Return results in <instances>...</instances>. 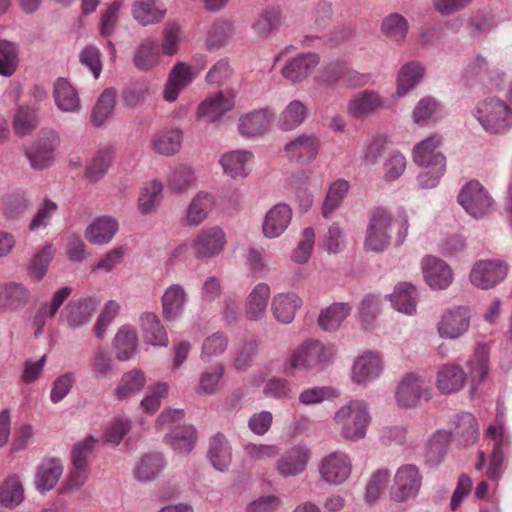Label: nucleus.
Wrapping results in <instances>:
<instances>
[{
  "label": "nucleus",
  "mask_w": 512,
  "mask_h": 512,
  "mask_svg": "<svg viewBox=\"0 0 512 512\" xmlns=\"http://www.w3.org/2000/svg\"><path fill=\"white\" fill-rule=\"evenodd\" d=\"M53 94L55 103L61 111L77 112L80 109L78 93L66 78L56 80Z\"/></svg>",
  "instance_id": "obj_30"
},
{
  "label": "nucleus",
  "mask_w": 512,
  "mask_h": 512,
  "mask_svg": "<svg viewBox=\"0 0 512 512\" xmlns=\"http://www.w3.org/2000/svg\"><path fill=\"white\" fill-rule=\"evenodd\" d=\"M320 140L314 134H301L284 146L286 155L302 164L313 161L319 151Z\"/></svg>",
  "instance_id": "obj_15"
},
{
  "label": "nucleus",
  "mask_w": 512,
  "mask_h": 512,
  "mask_svg": "<svg viewBox=\"0 0 512 512\" xmlns=\"http://www.w3.org/2000/svg\"><path fill=\"white\" fill-rule=\"evenodd\" d=\"M440 143L441 139L437 135L418 143L413 149L414 162L426 169H438L439 172H445L446 158L441 152H436Z\"/></svg>",
  "instance_id": "obj_10"
},
{
  "label": "nucleus",
  "mask_w": 512,
  "mask_h": 512,
  "mask_svg": "<svg viewBox=\"0 0 512 512\" xmlns=\"http://www.w3.org/2000/svg\"><path fill=\"white\" fill-rule=\"evenodd\" d=\"M351 460L343 452H333L325 456L319 465L321 478L330 485H340L350 476Z\"/></svg>",
  "instance_id": "obj_9"
},
{
  "label": "nucleus",
  "mask_w": 512,
  "mask_h": 512,
  "mask_svg": "<svg viewBox=\"0 0 512 512\" xmlns=\"http://www.w3.org/2000/svg\"><path fill=\"white\" fill-rule=\"evenodd\" d=\"M182 139V132L173 129L155 136L153 146L159 154L170 156L180 150Z\"/></svg>",
  "instance_id": "obj_49"
},
{
  "label": "nucleus",
  "mask_w": 512,
  "mask_h": 512,
  "mask_svg": "<svg viewBox=\"0 0 512 512\" xmlns=\"http://www.w3.org/2000/svg\"><path fill=\"white\" fill-rule=\"evenodd\" d=\"M148 95L149 85L146 81L135 82L122 93L124 104L130 108L142 105Z\"/></svg>",
  "instance_id": "obj_62"
},
{
  "label": "nucleus",
  "mask_w": 512,
  "mask_h": 512,
  "mask_svg": "<svg viewBox=\"0 0 512 512\" xmlns=\"http://www.w3.org/2000/svg\"><path fill=\"white\" fill-rule=\"evenodd\" d=\"M331 352L317 340H306L291 355L288 374L292 369L323 370L329 363Z\"/></svg>",
  "instance_id": "obj_3"
},
{
  "label": "nucleus",
  "mask_w": 512,
  "mask_h": 512,
  "mask_svg": "<svg viewBox=\"0 0 512 512\" xmlns=\"http://www.w3.org/2000/svg\"><path fill=\"white\" fill-rule=\"evenodd\" d=\"M24 499L23 486L16 476L9 477L0 485V504L6 508L18 506Z\"/></svg>",
  "instance_id": "obj_45"
},
{
  "label": "nucleus",
  "mask_w": 512,
  "mask_h": 512,
  "mask_svg": "<svg viewBox=\"0 0 512 512\" xmlns=\"http://www.w3.org/2000/svg\"><path fill=\"white\" fill-rule=\"evenodd\" d=\"M452 437L463 446H469L476 442L479 429L476 418L468 412H462L455 417Z\"/></svg>",
  "instance_id": "obj_25"
},
{
  "label": "nucleus",
  "mask_w": 512,
  "mask_h": 512,
  "mask_svg": "<svg viewBox=\"0 0 512 512\" xmlns=\"http://www.w3.org/2000/svg\"><path fill=\"white\" fill-rule=\"evenodd\" d=\"M508 266L501 260H479L471 272V283L481 289H490L506 277Z\"/></svg>",
  "instance_id": "obj_8"
},
{
  "label": "nucleus",
  "mask_w": 512,
  "mask_h": 512,
  "mask_svg": "<svg viewBox=\"0 0 512 512\" xmlns=\"http://www.w3.org/2000/svg\"><path fill=\"white\" fill-rule=\"evenodd\" d=\"M379 298L374 294L366 295L359 305V317L362 326L368 329L374 323L379 313Z\"/></svg>",
  "instance_id": "obj_60"
},
{
  "label": "nucleus",
  "mask_w": 512,
  "mask_h": 512,
  "mask_svg": "<svg viewBox=\"0 0 512 512\" xmlns=\"http://www.w3.org/2000/svg\"><path fill=\"white\" fill-rule=\"evenodd\" d=\"M146 379L142 370L133 369L125 373L115 389L117 399L123 400L139 392L145 386Z\"/></svg>",
  "instance_id": "obj_44"
},
{
  "label": "nucleus",
  "mask_w": 512,
  "mask_h": 512,
  "mask_svg": "<svg viewBox=\"0 0 512 512\" xmlns=\"http://www.w3.org/2000/svg\"><path fill=\"white\" fill-rule=\"evenodd\" d=\"M59 136L54 130H43L40 136L26 149L25 155L34 170L49 168L55 160Z\"/></svg>",
  "instance_id": "obj_6"
},
{
  "label": "nucleus",
  "mask_w": 512,
  "mask_h": 512,
  "mask_svg": "<svg viewBox=\"0 0 512 512\" xmlns=\"http://www.w3.org/2000/svg\"><path fill=\"white\" fill-rule=\"evenodd\" d=\"M195 182L193 171L185 166L178 167L169 179V187L178 193L191 188Z\"/></svg>",
  "instance_id": "obj_64"
},
{
  "label": "nucleus",
  "mask_w": 512,
  "mask_h": 512,
  "mask_svg": "<svg viewBox=\"0 0 512 512\" xmlns=\"http://www.w3.org/2000/svg\"><path fill=\"white\" fill-rule=\"evenodd\" d=\"M423 273L427 284L433 289H445L452 282V271L441 259L428 256L423 260Z\"/></svg>",
  "instance_id": "obj_19"
},
{
  "label": "nucleus",
  "mask_w": 512,
  "mask_h": 512,
  "mask_svg": "<svg viewBox=\"0 0 512 512\" xmlns=\"http://www.w3.org/2000/svg\"><path fill=\"white\" fill-rule=\"evenodd\" d=\"M116 101V91L113 88L105 89L97 100L91 113V122L94 126H101L112 114Z\"/></svg>",
  "instance_id": "obj_47"
},
{
  "label": "nucleus",
  "mask_w": 512,
  "mask_h": 512,
  "mask_svg": "<svg viewBox=\"0 0 512 512\" xmlns=\"http://www.w3.org/2000/svg\"><path fill=\"white\" fill-rule=\"evenodd\" d=\"M423 66H402L398 73L397 95L404 96L424 76Z\"/></svg>",
  "instance_id": "obj_57"
},
{
  "label": "nucleus",
  "mask_w": 512,
  "mask_h": 512,
  "mask_svg": "<svg viewBox=\"0 0 512 512\" xmlns=\"http://www.w3.org/2000/svg\"><path fill=\"white\" fill-rule=\"evenodd\" d=\"M474 117L489 133L497 134L507 131L512 125V109L502 99L487 97L479 102L473 110Z\"/></svg>",
  "instance_id": "obj_1"
},
{
  "label": "nucleus",
  "mask_w": 512,
  "mask_h": 512,
  "mask_svg": "<svg viewBox=\"0 0 512 512\" xmlns=\"http://www.w3.org/2000/svg\"><path fill=\"white\" fill-rule=\"evenodd\" d=\"M194 78L190 66H174L170 71L168 80L163 91L164 99L173 102L177 99L179 92L186 87Z\"/></svg>",
  "instance_id": "obj_33"
},
{
  "label": "nucleus",
  "mask_w": 512,
  "mask_h": 512,
  "mask_svg": "<svg viewBox=\"0 0 512 512\" xmlns=\"http://www.w3.org/2000/svg\"><path fill=\"white\" fill-rule=\"evenodd\" d=\"M469 325V309L459 306L442 315L438 323V333L441 338L456 339L468 330Z\"/></svg>",
  "instance_id": "obj_11"
},
{
  "label": "nucleus",
  "mask_w": 512,
  "mask_h": 512,
  "mask_svg": "<svg viewBox=\"0 0 512 512\" xmlns=\"http://www.w3.org/2000/svg\"><path fill=\"white\" fill-rule=\"evenodd\" d=\"M234 107V99L222 92H216L207 97L198 106L197 117L207 123L219 120L226 112Z\"/></svg>",
  "instance_id": "obj_16"
},
{
  "label": "nucleus",
  "mask_w": 512,
  "mask_h": 512,
  "mask_svg": "<svg viewBox=\"0 0 512 512\" xmlns=\"http://www.w3.org/2000/svg\"><path fill=\"white\" fill-rule=\"evenodd\" d=\"M96 303L92 298L71 300L61 311L60 321L72 329L87 324L95 311Z\"/></svg>",
  "instance_id": "obj_13"
},
{
  "label": "nucleus",
  "mask_w": 512,
  "mask_h": 512,
  "mask_svg": "<svg viewBox=\"0 0 512 512\" xmlns=\"http://www.w3.org/2000/svg\"><path fill=\"white\" fill-rule=\"evenodd\" d=\"M382 371V361L379 355L372 352L358 357L353 365L352 378L358 384L371 381Z\"/></svg>",
  "instance_id": "obj_22"
},
{
  "label": "nucleus",
  "mask_w": 512,
  "mask_h": 512,
  "mask_svg": "<svg viewBox=\"0 0 512 512\" xmlns=\"http://www.w3.org/2000/svg\"><path fill=\"white\" fill-rule=\"evenodd\" d=\"M489 352L485 345H478L475 353L467 362L470 379L472 383L471 392L474 393L476 386L483 382L488 373Z\"/></svg>",
  "instance_id": "obj_39"
},
{
  "label": "nucleus",
  "mask_w": 512,
  "mask_h": 512,
  "mask_svg": "<svg viewBox=\"0 0 512 512\" xmlns=\"http://www.w3.org/2000/svg\"><path fill=\"white\" fill-rule=\"evenodd\" d=\"M476 73L479 83L490 91L502 90L505 85V77L498 68L489 66H477Z\"/></svg>",
  "instance_id": "obj_58"
},
{
  "label": "nucleus",
  "mask_w": 512,
  "mask_h": 512,
  "mask_svg": "<svg viewBox=\"0 0 512 512\" xmlns=\"http://www.w3.org/2000/svg\"><path fill=\"white\" fill-rule=\"evenodd\" d=\"M137 341V334L134 330L126 327L121 328L113 340V348L117 359L125 361L132 358L136 351Z\"/></svg>",
  "instance_id": "obj_43"
},
{
  "label": "nucleus",
  "mask_w": 512,
  "mask_h": 512,
  "mask_svg": "<svg viewBox=\"0 0 512 512\" xmlns=\"http://www.w3.org/2000/svg\"><path fill=\"white\" fill-rule=\"evenodd\" d=\"M140 327L144 340L153 346L168 345V336L159 317L153 312H144L140 317Z\"/></svg>",
  "instance_id": "obj_26"
},
{
  "label": "nucleus",
  "mask_w": 512,
  "mask_h": 512,
  "mask_svg": "<svg viewBox=\"0 0 512 512\" xmlns=\"http://www.w3.org/2000/svg\"><path fill=\"white\" fill-rule=\"evenodd\" d=\"M164 467L165 460L162 454H145L136 464L133 475L137 481L149 483L158 477Z\"/></svg>",
  "instance_id": "obj_27"
},
{
  "label": "nucleus",
  "mask_w": 512,
  "mask_h": 512,
  "mask_svg": "<svg viewBox=\"0 0 512 512\" xmlns=\"http://www.w3.org/2000/svg\"><path fill=\"white\" fill-rule=\"evenodd\" d=\"M118 230V224L111 217L94 220L86 230V238L93 244L103 245L111 241Z\"/></svg>",
  "instance_id": "obj_34"
},
{
  "label": "nucleus",
  "mask_w": 512,
  "mask_h": 512,
  "mask_svg": "<svg viewBox=\"0 0 512 512\" xmlns=\"http://www.w3.org/2000/svg\"><path fill=\"white\" fill-rule=\"evenodd\" d=\"M465 379L466 374L460 366L446 364L438 371L437 386L443 394H451L463 387Z\"/></svg>",
  "instance_id": "obj_31"
},
{
  "label": "nucleus",
  "mask_w": 512,
  "mask_h": 512,
  "mask_svg": "<svg viewBox=\"0 0 512 512\" xmlns=\"http://www.w3.org/2000/svg\"><path fill=\"white\" fill-rule=\"evenodd\" d=\"M390 301L396 310L411 315L416 311V288L408 282L399 283L390 295Z\"/></svg>",
  "instance_id": "obj_37"
},
{
  "label": "nucleus",
  "mask_w": 512,
  "mask_h": 512,
  "mask_svg": "<svg viewBox=\"0 0 512 512\" xmlns=\"http://www.w3.org/2000/svg\"><path fill=\"white\" fill-rule=\"evenodd\" d=\"M214 204L213 196L209 193L201 192L197 194L189 205L187 211V221L191 225L200 224L208 215Z\"/></svg>",
  "instance_id": "obj_46"
},
{
  "label": "nucleus",
  "mask_w": 512,
  "mask_h": 512,
  "mask_svg": "<svg viewBox=\"0 0 512 512\" xmlns=\"http://www.w3.org/2000/svg\"><path fill=\"white\" fill-rule=\"evenodd\" d=\"M310 459V450L303 445L290 448L276 462L277 472L287 478L303 473Z\"/></svg>",
  "instance_id": "obj_14"
},
{
  "label": "nucleus",
  "mask_w": 512,
  "mask_h": 512,
  "mask_svg": "<svg viewBox=\"0 0 512 512\" xmlns=\"http://www.w3.org/2000/svg\"><path fill=\"white\" fill-rule=\"evenodd\" d=\"M292 217L291 208L285 203L273 206L265 216L263 233L266 237L280 236L288 227Z\"/></svg>",
  "instance_id": "obj_21"
},
{
  "label": "nucleus",
  "mask_w": 512,
  "mask_h": 512,
  "mask_svg": "<svg viewBox=\"0 0 512 512\" xmlns=\"http://www.w3.org/2000/svg\"><path fill=\"white\" fill-rule=\"evenodd\" d=\"M458 203L468 214L480 218L491 211L493 200L478 181L472 180L461 189Z\"/></svg>",
  "instance_id": "obj_7"
},
{
  "label": "nucleus",
  "mask_w": 512,
  "mask_h": 512,
  "mask_svg": "<svg viewBox=\"0 0 512 512\" xmlns=\"http://www.w3.org/2000/svg\"><path fill=\"white\" fill-rule=\"evenodd\" d=\"M161 302L164 319L173 321L181 315L187 302V294L181 285L173 284L165 290Z\"/></svg>",
  "instance_id": "obj_24"
},
{
  "label": "nucleus",
  "mask_w": 512,
  "mask_h": 512,
  "mask_svg": "<svg viewBox=\"0 0 512 512\" xmlns=\"http://www.w3.org/2000/svg\"><path fill=\"white\" fill-rule=\"evenodd\" d=\"M162 184L151 181L146 184L138 198V208L142 214H149L157 208L161 201Z\"/></svg>",
  "instance_id": "obj_50"
},
{
  "label": "nucleus",
  "mask_w": 512,
  "mask_h": 512,
  "mask_svg": "<svg viewBox=\"0 0 512 512\" xmlns=\"http://www.w3.org/2000/svg\"><path fill=\"white\" fill-rule=\"evenodd\" d=\"M348 189V182L342 179L337 180L331 184L322 206V214L325 218H329L331 214L338 208L341 201L347 194Z\"/></svg>",
  "instance_id": "obj_54"
},
{
  "label": "nucleus",
  "mask_w": 512,
  "mask_h": 512,
  "mask_svg": "<svg viewBox=\"0 0 512 512\" xmlns=\"http://www.w3.org/2000/svg\"><path fill=\"white\" fill-rule=\"evenodd\" d=\"M225 242L221 229L215 227L203 230L194 241V254L199 259L214 257L223 250Z\"/></svg>",
  "instance_id": "obj_17"
},
{
  "label": "nucleus",
  "mask_w": 512,
  "mask_h": 512,
  "mask_svg": "<svg viewBox=\"0 0 512 512\" xmlns=\"http://www.w3.org/2000/svg\"><path fill=\"white\" fill-rule=\"evenodd\" d=\"M132 14L136 21L147 26L160 22L166 14V9L156 0H140L134 3Z\"/></svg>",
  "instance_id": "obj_36"
},
{
  "label": "nucleus",
  "mask_w": 512,
  "mask_h": 512,
  "mask_svg": "<svg viewBox=\"0 0 512 512\" xmlns=\"http://www.w3.org/2000/svg\"><path fill=\"white\" fill-rule=\"evenodd\" d=\"M423 476L414 464L400 466L394 475L393 485L390 488V498L394 502L402 503L416 498L421 486Z\"/></svg>",
  "instance_id": "obj_4"
},
{
  "label": "nucleus",
  "mask_w": 512,
  "mask_h": 512,
  "mask_svg": "<svg viewBox=\"0 0 512 512\" xmlns=\"http://www.w3.org/2000/svg\"><path fill=\"white\" fill-rule=\"evenodd\" d=\"M63 474V465L59 459H44L35 471L34 484L40 494L52 490Z\"/></svg>",
  "instance_id": "obj_18"
},
{
  "label": "nucleus",
  "mask_w": 512,
  "mask_h": 512,
  "mask_svg": "<svg viewBox=\"0 0 512 512\" xmlns=\"http://www.w3.org/2000/svg\"><path fill=\"white\" fill-rule=\"evenodd\" d=\"M247 155L251 154L243 150L226 153L221 157L220 164L222 165L225 173L231 177H245L248 174L245 169Z\"/></svg>",
  "instance_id": "obj_55"
},
{
  "label": "nucleus",
  "mask_w": 512,
  "mask_h": 512,
  "mask_svg": "<svg viewBox=\"0 0 512 512\" xmlns=\"http://www.w3.org/2000/svg\"><path fill=\"white\" fill-rule=\"evenodd\" d=\"M396 398L399 405L413 407L421 399L427 401L430 398V394L428 386L422 378L409 374L400 382L396 391Z\"/></svg>",
  "instance_id": "obj_12"
},
{
  "label": "nucleus",
  "mask_w": 512,
  "mask_h": 512,
  "mask_svg": "<svg viewBox=\"0 0 512 512\" xmlns=\"http://www.w3.org/2000/svg\"><path fill=\"white\" fill-rule=\"evenodd\" d=\"M38 124L36 111L28 106H21L17 109L13 119L15 134L24 137L32 133Z\"/></svg>",
  "instance_id": "obj_51"
},
{
  "label": "nucleus",
  "mask_w": 512,
  "mask_h": 512,
  "mask_svg": "<svg viewBox=\"0 0 512 512\" xmlns=\"http://www.w3.org/2000/svg\"><path fill=\"white\" fill-rule=\"evenodd\" d=\"M370 419L367 404L362 400L350 401L334 416L335 422L341 426L342 436L353 441L365 437Z\"/></svg>",
  "instance_id": "obj_2"
},
{
  "label": "nucleus",
  "mask_w": 512,
  "mask_h": 512,
  "mask_svg": "<svg viewBox=\"0 0 512 512\" xmlns=\"http://www.w3.org/2000/svg\"><path fill=\"white\" fill-rule=\"evenodd\" d=\"M114 157L111 148L100 149L86 170V177L91 182L99 181L107 172Z\"/></svg>",
  "instance_id": "obj_52"
},
{
  "label": "nucleus",
  "mask_w": 512,
  "mask_h": 512,
  "mask_svg": "<svg viewBox=\"0 0 512 512\" xmlns=\"http://www.w3.org/2000/svg\"><path fill=\"white\" fill-rule=\"evenodd\" d=\"M440 113L439 103L430 97L422 98L413 110V121L419 126H426L436 121Z\"/></svg>",
  "instance_id": "obj_48"
},
{
  "label": "nucleus",
  "mask_w": 512,
  "mask_h": 512,
  "mask_svg": "<svg viewBox=\"0 0 512 512\" xmlns=\"http://www.w3.org/2000/svg\"><path fill=\"white\" fill-rule=\"evenodd\" d=\"M279 21L280 9L278 7L266 8L254 23L253 29L258 36L266 38L278 27Z\"/></svg>",
  "instance_id": "obj_56"
},
{
  "label": "nucleus",
  "mask_w": 512,
  "mask_h": 512,
  "mask_svg": "<svg viewBox=\"0 0 512 512\" xmlns=\"http://www.w3.org/2000/svg\"><path fill=\"white\" fill-rule=\"evenodd\" d=\"M301 305L302 300L297 294L293 292L278 293L272 299L271 310L279 322L288 324L292 322Z\"/></svg>",
  "instance_id": "obj_23"
},
{
  "label": "nucleus",
  "mask_w": 512,
  "mask_h": 512,
  "mask_svg": "<svg viewBox=\"0 0 512 512\" xmlns=\"http://www.w3.org/2000/svg\"><path fill=\"white\" fill-rule=\"evenodd\" d=\"M308 116V108L300 100L291 101L282 111L278 125L283 131H290L300 126Z\"/></svg>",
  "instance_id": "obj_40"
},
{
  "label": "nucleus",
  "mask_w": 512,
  "mask_h": 512,
  "mask_svg": "<svg viewBox=\"0 0 512 512\" xmlns=\"http://www.w3.org/2000/svg\"><path fill=\"white\" fill-rule=\"evenodd\" d=\"M268 126L267 110L259 109L240 117L238 129L242 136L256 137L265 133Z\"/></svg>",
  "instance_id": "obj_35"
},
{
  "label": "nucleus",
  "mask_w": 512,
  "mask_h": 512,
  "mask_svg": "<svg viewBox=\"0 0 512 512\" xmlns=\"http://www.w3.org/2000/svg\"><path fill=\"white\" fill-rule=\"evenodd\" d=\"M207 456L216 470L224 472L228 469L231 463V448L223 434L218 433L211 438Z\"/></svg>",
  "instance_id": "obj_32"
},
{
  "label": "nucleus",
  "mask_w": 512,
  "mask_h": 512,
  "mask_svg": "<svg viewBox=\"0 0 512 512\" xmlns=\"http://www.w3.org/2000/svg\"><path fill=\"white\" fill-rule=\"evenodd\" d=\"M169 443L180 454H188L194 448L197 433L193 426L175 427L169 435Z\"/></svg>",
  "instance_id": "obj_42"
},
{
  "label": "nucleus",
  "mask_w": 512,
  "mask_h": 512,
  "mask_svg": "<svg viewBox=\"0 0 512 512\" xmlns=\"http://www.w3.org/2000/svg\"><path fill=\"white\" fill-rule=\"evenodd\" d=\"M408 21L399 13H391L387 15L381 24V33L388 40L401 43L408 33Z\"/></svg>",
  "instance_id": "obj_41"
},
{
  "label": "nucleus",
  "mask_w": 512,
  "mask_h": 512,
  "mask_svg": "<svg viewBox=\"0 0 512 512\" xmlns=\"http://www.w3.org/2000/svg\"><path fill=\"white\" fill-rule=\"evenodd\" d=\"M385 99L377 92L365 90L356 94L348 104V113L354 118H365L384 107Z\"/></svg>",
  "instance_id": "obj_20"
},
{
  "label": "nucleus",
  "mask_w": 512,
  "mask_h": 512,
  "mask_svg": "<svg viewBox=\"0 0 512 512\" xmlns=\"http://www.w3.org/2000/svg\"><path fill=\"white\" fill-rule=\"evenodd\" d=\"M228 346V338L222 332L213 333L202 344L201 359L209 361L212 357L221 355Z\"/></svg>",
  "instance_id": "obj_59"
},
{
  "label": "nucleus",
  "mask_w": 512,
  "mask_h": 512,
  "mask_svg": "<svg viewBox=\"0 0 512 512\" xmlns=\"http://www.w3.org/2000/svg\"><path fill=\"white\" fill-rule=\"evenodd\" d=\"M391 224L392 216L387 210L376 208L371 212L364 241L367 251L382 252L389 246Z\"/></svg>",
  "instance_id": "obj_5"
},
{
  "label": "nucleus",
  "mask_w": 512,
  "mask_h": 512,
  "mask_svg": "<svg viewBox=\"0 0 512 512\" xmlns=\"http://www.w3.org/2000/svg\"><path fill=\"white\" fill-rule=\"evenodd\" d=\"M269 296L270 287L266 283H259L254 287L245 304V315L248 320L257 321L263 318Z\"/></svg>",
  "instance_id": "obj_28"
},
{
  "label": "nucleus",
  "mask_w": 512,
  "mask_h": 512,
  "mask_svg": "<svg viewBox=\"0 0 512 512\" xmlns=\"http://www.w3.org/2000/svg\"><path fill=\"white\" fill-rule=\"evenodd\" d=\"M351 312V306L347 303H333L321 311L318 324L322 330L334 332L338 330Z\"/></svg>",
  "instance_id": "obj_38"
},
{
  "label": "nucleus",
  "mask_w": 512,
  "mask_h": 512,
  "mask_svg": "<svg viewBox=\"0 0 512 512\" xmlns=\"http://www.w3.org/2000/svg\"><path fill=\"white\" fill-rule=\"evenodd\" d=\"M30 292L21 283L0 285V306L7 310L23 308L29 301Z\"/></svg>",
  "instance_id": "obj_29"
},
{
  "label": "nucleus",
  "mask_w": 512,
  "mask_h": 512,
  "mask_svg": "<svg viewBox=\"0 0 512 512\" xmlns=\"http://www.w3.org/2000/svg\"><path fill=\"white\" fill-rule=\"evenodd\" d=\"M232 25L228 21L215 22L207 37L208 48H219L223 46L231 35Z\"/></svg>",
  "instance_id": "obj_63"
},
{
  "label": "nucleus",
  "mask_w": 512,
  "mask_h": 512,
  "mask_svg": "<svg viewBox=\"0 0 512 512\" xmlns=\"http://www.w3.org/2000/svg\"><path fill=\"white\" fill-rule=\"evenodd\" d=\"M314 239L315 233L313 228H305L302 232V238L291 256L295 263L305 264L310 259L314 247Z\"/></svg>",
  "instance_id": "obj_61"
},
{
  "label": "nucleus",
  "mask_w": 512,
  "mask_h": 512,
  "mask_svg": "<svg viewBox=\"0 0 512 512\" xmlns=\"http://www.w3.org/2000/svg\"><path fill=\"white\" fill-rule=\"evenodd\" d=\"M225 368L221 363H215L200 374L197 392L211 395L217 391L220 379L224 375Z\"/></svg>",
  "instance_id": "obj_53"
}]
</instances>
